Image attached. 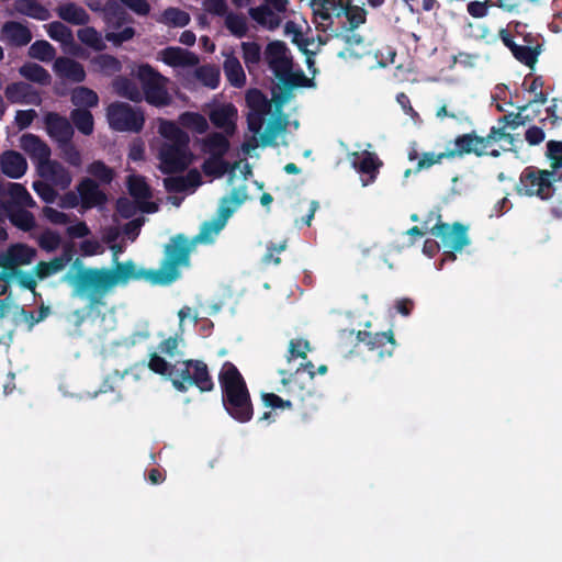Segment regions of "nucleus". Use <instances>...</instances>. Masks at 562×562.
<instances>
[{"instance_id":"obj_47","label":"nucleus","mask_w":562,"mask_h":562,"mask_svg":"<svg viewBox=\"0 0 562 562\" xmlns=\"http://www.w3.org/2000/svg\"><path fill=\"white\" fill-rule=\"evenodd\" d=\"M47 34L52 40L59 42L63 46L75 45L72 31L61 22L54 21L49 23Z\"/></svg>"},{"instance_id":"obj_41","label":"nucleus","mask_w":562,"mask_h":562,"mask_svg":"<svg viewBox=\"0 0 562 562\" xmlns=\"http://www.w3.org/2000/svg\"><path fill=\"white\" fill-rule=\"evenodd\" d=\"M159 133L166 139L165 143H177L180 145L190 143L188 133L171 121H162L159 126Z\"/></svg>"},{"instance_id":"obj_23","label":"nucleus","mask_w":562,"mask_h":562,"mask_svg":"<svg viewBox=\"0 0 562 562\" xmlns=\"http://www.w3.org/2000/svg\"><path fill=\"white\" fill-rule=\"evenodd\" d=\"M1 32L8 44L14 47L26 46L32 41L30 29L18 21H7L2 25Z\"/></svg>"},{"instance_id":"obj_50","label":"nucleus","mask_w":562,"mask_h":562,"mask_svg":"<svg viewBox=\"0 0 562 562\" xmlns=\"http://www.w3.org/2000/svg\"><path fill=\"white\" fill-rule=\"evenodd\" d=\"M57 148L59 150L60 158L69 166L75 168H80L82 166V155L74 144L72 139L58 144Z\"/></svg>"},{"instance_id":"obj_43","label":"nucleus","mask_w":562,"mask_h":562,"mask_svg":"<svg viewBox=\"0 0 562 562\" xmlns=\"http://www.w3.org/2000/svg\"><path fill=\"white\" fill-rule=\"evenodd\" d=\"M20 74L25 79L42 86H48L52 80L49 72L43 66L35 63H27L23 65L20 68Z\"/></svg>"},{"instance_id":"obj_49","label":"nucleus","mask_w":562,"mask_h":562,"mask_svg":"<svg viewBox=\"0 0 562 562\" xmlns=\"http://www.w3.org/2000/svg\"><path fill=\"white\" fill-rule=\"evenodd\" d=\"M77 36L82 44L93 48L97 52H102L106 47L101 34L92 26H86L78 30Z\"/></svg>"},{"instance_id":"obj_57","label":"nucleus","mask_w":562,"mask_h":562,"mask_svg":"<svg viewBox=\"0 0 562 562\" xmlns=\"http://www.w3.org/2000/svg\"><path fill=\"white\" fill-rule=\"evenodd\" d=\"M285 130V123L280 119L273 120L269 122L265 132L260 136L262 146H274L276 138L282 131Z\"/></svg>"},{"instance_id":"obj_28","label":"nucleus","mask_w":562,"mask_h":562,"mask_svg":"<svg viewBox=\"0 0 562 562\" xmlns=\"http://www.w3.org/2000/svg\"><path fill=\"white\" fill-rule=\"evenodd\" d=\"M241 57L250 75L259 70V64L263 58L261 46L257 42H241Z\"/></svg>"},{"instance_id":"obj_8","label":"nucleus","mask_w":562,"mask_h":562,"mask_svg":"<svg viewBox=\"0 0 562 562\" xmlns=\"http://www.w3.org/2000/svg\"><path fill=\"white\" fill-rule=\"evenodd\" d=\"M102 15L109 30L104 38L114 46H120L135 36V29L126 25L134 23V19L119 2L108 0L102 8Z\"/></svg>"},{"instance_id":"obj_4","label":"nucleus","mask_w":562,"mask_h":562,"mask_svg":"<svg viewBox=\"0 0 562 562\" xmlns=\"http://www.w3.org/2000/svg\"><path fill=\"white\" fill-rule=\"evenodd\" d=\"M222 403L226 413L238 423H248L254 416V405L247 383L231 362L225 361L218 373Z\"/></svg>"},{"instance_id":"obj_13","label":"nucleus","mask_w":562,"mask_h":562,"mask_svg":"<svg viewBox=\"0 0 562 562\" xmlns=\"http://www.w3.org/2000/svg\"><path fill=\"white\" fill-rule=\"evenodd\" d=\"M190 143L180 145L177 143H162L158 159L160 161V171L164 175H173L184 171L192 162V153L189 147Z\"/></svg>"},{"instance_id":"obj_62","label":"nucleus","mask_w":562,"mask_h":562,"mask_svg":"<svg viewBox=\"0 0 562 562\" xmlns=\"http://www.w3.org/2000/svg\"><path fill=\"white\" fill-rule=\"evenodd\" d=\"M310 350V342L305 339H292L289 344L288 361L295 358L306 359Z\"/></svg>"},{"instance_id":"obj_52","label":"nucleus","mask_w":562,"mask_h":562,"mask_svg":"<svg viewBox=\"0 0 562 562\" xmlns=\"http://www.w3.org/2000/svg\"><path fill=\"white\" fill-rule=\"evenodd\" d=\"M29 54L32 58L41 61H50L55 58L56 50L49 42L38 40L30 46Z\"/></svg>"},{"instance_id":"obj_54","label":"nucleus","mask_w":562,"mask_h":562,"mask_svg":"<svg viewBox=\"0 0 562 562\" xmlns=\"http://www.w3.org/2000/svg\"><path fill=\"white\" fill-rule=\"evenodd\" d=\"M87 172L103 184H110L114 179V170L102 160H94L87 167Z\"/></svg>"},{"instance_id":"obj_9","label":"nucleus","mask_w":562,"mask_h":562,"mask_svg":"<svg viewBox=\"0 0 562 562\" xmlns=\"http://www.w3.org/2000/svg\"><path fill=\"white\" fill-rule=\"evenodd\" d=\"M137 78L142 85V94L145 101L156 108L168 106L172 98L168 92L169 79L158 72L149 64H143L137 69Z\"/></svg>"},{"instance_id":"obj_27","label":"nucleus","mask_w":562,"mask_h":562,"mask_svg":"<svg viewBox=\"0 0 562 562\" xmlns=\"http://www.w3.org/2000/svg\"><path fill=\"white\" fill-rule=\"evenodd\" d=\"M57 15L74 25H87L90 21L88 12L75 2H66L56 9Z\"/></svg>"},{"instance_id":"obj_39","label":"nucleus","mask_w":562,"mask_h":562,"mask_svg":"<svg viewBox=\"0 0 562 562\" xmlns=\"http://www.w3.org/2000/svg\"><path fill=\"white\" fill-rule=\"evenodd\" d=\"M540 53V44L531 45L518 43L512 54L518 61L532 69L538 61Z\"/></svg>"},{"instance_id":"obj_29","label":"nucleus","mask_w":562,"mask_h":562,"mask_svg":"<svg viewBox=\"0 0 562 562\" xmlns=\"http://www.w3.org/2000/svg\"><path fill=\"white\" fill-rule=\"evenodd\" d=\"M13 7L18 13L38 21H46L50 18L49 10L37 0H15Z\"/></svg>"},{"instance_id":"obj_7","label":"nucleus","mask_w":562,"mask_h":562,"mask_svg":"<svg viewBox=\"0 0 562 562\" xmlns=\"http://www.w3.org/2000/svg\"><path fill=\"white\" fill-rule=\"evenodd\" d=\"M289 48L282 41L276 40L267 44L263 50V60L285 87L295 88L305 86L307 80L303 72L292 74V57L289 55Z\"/></svg>"},{"instance_id":"obj_22","label":"nucleus","mask_w":562,"mask_h":562,"mask_svg":"<svg viewBox=\"0 0 562 562\" xmlns=\"http://www.w3.org/2000/svg\"><path fill=\"white\" fill-rule=\"evenodd\" d=\"M54 71L61 79L80 83L86 79V70L83 66L71 58L58 57L54 63Z\"/></svg>"},{"instance_id":"obj_14","label":"nucleus","mask_w":562,"mask_h":562,"mask_svg":"<svg viewBox=\"0 0 562 562\" xmlns=\"http://www.w3.org/2000/svg\"><path fill=\"white\" fill-rule=\"evenodd\" d=\"M263 4L248 10L249 16L259 25L274 31L277 30L282 20L279 13H285L289 5V0H263Z\"/></svg>"},{"instance_id":"obj_61","label":"nucleus","mask_w":562,"mask_h":562,"mask_svg":"<svg viewBox=\"0 0 562 562\" xmlns=\"http://www.w3.org/2000/svg\"><path fill=\"white\" fill-rule=\"evenodd\" d=\"M11 222L18 228L27 232L35 226L34 215L26 210H19L11 215Z\"/></svg>"},{"instance_id":"obj_20","label":"nucleus","mask_w":562,"mask_h":562,"mask_svg":"<svg viewBox=\"0 0 562 562\" xmlns=\"http://www.w3.org/2000/svg\"><path fill=\"white\" fill-rule=\"evenodd\" d=\"M37 171L42 178L52 182L53 186L58 187L61 190L68 189L71 184V173L58 160L49 159L43 166H41Z\"/></svg>"},{"instance_id":"obj_3","label":"nucleus","mask_w":562,"mask_h":562,"mask_svg":"<svg viewBox=\"0 0 562 562\" xmlns=\"http://www.w3.org/2000/svg\"><path fill=\"white\" fill-rule=\"evenodd\" d=\"M234 209L220 205L216 217L205 221L200 228L199 234L188 238L184 234L172 236L165 246V252L173 259V266L177 271L190 266V256L198 244H211L218 233L225 227L228 218L233 215Z\"/></svg>"},{"instance_id":"obj_24","label":"nucleus","mask_w":562,"mask_h":562,"mask_svg":"<svg viewBox=\"0 0 562 562\" xmlns=\"http://www.w3.org/2000/svg\"><path fill=\"white\" fill-rule=\"evenodd\" d=\"M1 171L12 179H20L23 177L27 169L26 159L18 151L9 150L2 154Z\"/></svg>"},{"instance_id":"obj_6","label":"nucleus","mask_w":562,"mask_h":562,"mask_svg":"<svg viewBox=\"0 0 562 562\" xmlns=\"http://www.w3.org/2000/svg\"><path fill=\"white\" fill-rule=\"evenodd\" d=\"M171 383L179 392L196 387L201 393H206L212 392L215 386L207 364L203 360L196 359L177 361L173 364Z\"/></svg>"},{"instance_id":"obj_64","label":"nucleus","mask_w":562,"mask_h":562,"mask_svg":"<svg viewBox=\"0 0 562 562\" xmlns=\"http://www.w3.org/2000/svg\"><path fill=\"white\" fill-rule=\"evenodd\" d=\"M246 200H247L246 187L234 188L231 191L229 195L224 196L222 199L221 205L229 206V207L234 209V211H235L236 207L240 206Z\"/></svg>"},{"instance_id":"obj_19","label":"nucleus","mask_w":562,"mask_h":562,"mask_svg":"<svg viewBox=\"0 0 562 562\" xmlns=\"http://www.w3.org/2000/svg\"><path fill=\"white\" fill-rule=\"evenodd\" d=\"M4 95L11 103L40 105V93L27 82L19 81L9 83L4 89Z\"/></svg>"},{"instance_id":"obj_11","label":"nucleus","mask_w":562,"mask_h":562,"mask_svg":"<svg viewBox=\"0 0 562 562\" xmlns=\"http://www.w3.org/2000/svg\"><path fill=\"white\" fill-rule=\"evenodd\" d=\"M430 234L440 238L443 247L449 249L443 252L442 261H454L457 259L456 251L462 250L470 244L468 227L459 222L449 225L438 221L430 228Z\"/></svg>"},{"instance_id":"obj_44","label":"nucleus","mask_w":562,"mask_h":562,"mask_svg":"<svg viewBox=\"0 0 562 562\" xmlns=\"http://www.w3.org/2000/svg\"><path fill=\"white\" fill-rule=\"evenodd\" d=\"M195 78L205 87L216 89L221 81L220 68L215 65H203L194 70Z\"/></svg>"},{"instance_id":"obj_45","label":"nucleus","mask_w":562,"mask_h":562,"mask_svg":"<svg viewBox=\"0 0 562 562\" xmlns=\"http://www.w3.org/2000/svg\"><path fill=\"white\" fill-rule=\"evenodd\" d=\"M246 103L250 112H260L261 114H269L271 111V103L259 89H250L246 93Z\"/></svg>"},{"instance_id":"obj_51","label":"nucleus","mask_w":562,"mask_h":562,"mask_svg":"<svg viewBox=\"0 0 562 562\" xmlns=\"http://www.w3.org/2000/svg\"><path fill=\"white\" fill-rule=\"evenodd\" d=\"M507 128H504V126H492L490 128L488 134L485 136V139L487 142V145L490 146L493 143H497L501 140H504L507 146H502L503 150H514L516 138L515 135L512 133H508L506 131Z\"/></svg>"},{"instance_id":"obj_60","label":"nucleus","mask_w":562,"mask_h":562,"mask_svg":"<svg viewBox=\"0 0 562 562\" xmlns=\"http://www.w3.org/2000/svg\"><path fill=\"white\" fill-rule=\"evenodd\" d=\"M445 158L451 159L450 155H448V149L439 154L431 151L424 153L422 158L418 160L414 171L417 173L424 169H428L434 165L440 164Z\"/></svg>"},{"instance_id":"obj_30","label":"nucleus","mask_w":562,"mask_h":562,"mask_svg":"<svg viewBox=\"0 0 562 562\" xmlns=\"http://www.w3.org/2000/svg\"><path fill=\"white\" fill-rule=\"evenodd\" d=\"M202 147L210 157H224L229 149V140L222 133L213 132L203 139Z\"/></svg>"},{"instance_id":"obj_46","label":"nucleus","mask_w":562,"mask_h":562,"mask_svg":"<svg viewBox=\"0 0 562 562\" xmlns=\"http://www.w3.org/2000/svg\"><path fill=\"white\" fill-rule=\"evenodd\" d=\"M71 102L78 108H94L99 103V97L92 89L80 86L72 90Z\"/></svg>"},{"instance_id":"obj_1","label":"nucleus","mask_w":562,"mask_h":562,"mask_svg":"<svg viewBox=\"0 0 562 562\" xmlns=\"http://www.w3.org/2000/svg\"><path fill=\"white\" fill-rule=\"evenodd\" d=\"M181 277L177 271L173 259L164 251V259L158 269H136L133 260L115 261L114 270L109 268H80L69 283L77 294H88L91 307L102 304V299L109 290L128 280L144 279L155 285H169Z\"/></svg>"},{"instance_id":"obj_58","label":"nucleus","mask_w":562,"mask_h":562,"mask_svg":"<svg viewBox=\"0 0 562 562\" xmlns=\"http://www.w3.org/2000/svg\"><path fill=\"white\" fill-rule=\"evenodd\" d=\"M492 7H495L494 0H473L467 3V12L474 19H483Z\"/></svg>"},{"instance_id":"obj_15","label":"nucleus","mask_w":562,"mask_h":562,"mask_svg":"<svg viewBox=\"0 0 562 562\" xmlns=\"http://www.w3.org/2000/svg\"><path fill=\"white\" fill-rule=\"evenodd\" d=\"M453 148L448 149V155H450L451 159L456 157L461 158L467 155L482 157L485 156L486 148L488 147L485 136H480L474 131L458 135L453 139Z\"/></svg>"},{"instance_id":"obj_10","label":"nucleus","mask_w":562,"mask_h":562,"mask_svg":"<svg viewBox=\"0 0 562 562\" xmlns=\"http://www.w3.org/2000/svg\"><path fill=\"white\" fill-rule=\"evenodd\" d=\"M338 338L341 344L363 342L369 350L375 351L380 359L392 356L395 348V338L392 330L371 333L368 330L341 329Z\"/></svg>"},{"instance_id":"obj_56","label":"nucleus","mask_w":562,"mask_h":562,"mask_svg":"<svg viewBox=\"0 0 562 562\" xmlns=\"http://www.w3.org/2000/svg\"><path fill=\"white\" fill-rule=\"evenodd\" d=\"M347 3L342 0H323L321 9L317 11V14L322 19V21H328L331 23V19L341 18L342 13L340 12V8H345Z\"/></svg>"},{"instance_id":"obj_59","label":"nucleus","mask_w":562,"mask_h":562,"mask_svg":"<svg viewBox=\"0 0 562 562\" xmlns=\"http://www.w3.org/2000/svg\"><path fill=\"white\" fill-rule=\"evenodd\" d=\"M9 194L11 195L12 200L16 202L18 204L24 205V206H33L34 200L32 195L29 193L26 188L21 183H10L9 186Z\"/></svg>"},{"instance_id":"obj_53","label":"nucleus","mask_w":562,"mask_h":562,"mask_svg":"<svg viewBox=\"0 0 562 562\" xmlns=\"http://www.w3.org/2000/svg\"><path fill=\"white\" fill-rule=\"evenodd\" d=\"M229 169L231 166L224 157H209L202 164L203 172L215 178L223 177Z\"/></svg>"},{"instance_id":"obj_37","label":"nucleus","mask_w":562,"mask_h":562,"mask_svg":"<svg viewBox=\"0 0 562 562\" xmlns=\"http://www.w3.org/2000/svg\"><path fill=\"white\" fill-rule=\"evenodd\" d=\"M353 167L361 173L370 176V182H373L376 178L379 168L382 166V161L378 158L374 153L364 150L361 156V160L352 161Z\"/></svg>"},{"instance_id":"obj_16","label":"nucleus","mask_w":562,"mask_h":562,"mask_svg":"<svg viewBox=\"0 0 562 562\" xmlns=\"http://www.w3.org/2000/svg\"><path fill=\"white\" fill-rule=\"evenodd\" d=\"M36 256V250L26 244H15L9 247L5 254L0 256V266L18 274V267L30 265Z\"/></svg>"},{"instance_id":"obj_48","label":"nucleus","mask_w":562,"mask_h":562,"mask_svg":"<svg viewBox=\"0 0 562 562\" xmlns=\"http://www.w3.org/2000/svg\"><path fill=\"white\" fill-rule=\"evenodd\" d=\"M158 22L169 26L184 27L190 23V15L183 10L170 7L162 12Z\"/></svg>"},{"instance_id":"obj_33","label":"nucleus","mask_w":562,"mask_h":562,"mask_svg":"<svg viewBox=\"0 0 562 562\" xmlns=\"http://www.w3.org/2000/svg\"><path fill=\"white\" fill-rule=\"evenodd\" d=\"M70 259L71 255L68 251H65L61 257L54 258L48 262L40 261L34 268L35 276L43 280L52 274H55L61 271Z\"/></svg>"},{"instance_id":"obj_55","label":"nucleus","mask_w":562,"mask_h":562,"mask_svg":"<svg viewBox=\"0 0 562 562\" xmlns=\"http://www.w3.org/2000/svg\"><path fill=\"white\" fill-rule=\"evenodd\" d=\"M147 367L151 372L162 375V376H167L170 381H172L173 364L168 362L165 358L160 357L158 353H156V352L150 353Z\"/></svg>"},{"instance_id":"obj_35","label":"nucleus","mask_w":562,"mask_h":562,"mask_svg":"<svg viewBox=\"0 0 562 562\" xmlns=\"http://www.w3.org/2000/svg\"><path fill=\"white\" fill-rule=\"evenodd\" d=\"M224 26L236 38L247 36L249 26L247 18L243 13L229 11L224 18Z\"/></svg>"},{"instance_id":"obj_34","label":"nucleus","mask_w":562,"mask_h":562,"mask_svg":"<svg viewBox=\"0 0 562 562\" xmlns=\"http://www.w3.org/2000/svg\"><path fill=\"white\" fill-rule=\"evenodd\" d=\"M128 193L140 203L151 198V189L146 182L145 177L139 175H132L127 177L126 181Z\"/></svg>"},{"instance_id":"obj_18","label":"nucleus","mask_w":562,"mask_h":562,"mask_svg":"<svg viewBox=\"0 0 562 562\" xmlns=\"http://www.w3.org/2000/svg\"><path fill=\"white\" fill-rule=\"evenodd\" d=\"M20 147L37 165V169L50 159L49 146L37 135L23 134L20 138Z\"/></svg>"},{"instance_id":"obj_21","label":"nucleus","mask_w":562,"mask_h":562,"mask_svg":"<svg viewBox=\"0 0 562 562\" xmlns=\"http://www.w3.org/2000/svg\"><path fill=\"white\" fill-rule=\"evenodd\" d=\"M81 206L86 210L103 205L106 202V194L99 188V184L91 178H83L77 186Z\"/></svg>"},{"instance_id":"obj_63","label":"nucleus","mask_w":562,"mask_h":562,"mask_svg":"<svg viewBox=\"0 0 562 562\" xmlns=\"http://www.w3.org/2000/svg\"><path fill=\"white\" fill-rule=\"evenodd\" d=\"M261 400L266 407H270L272 409L281 408L292 411L291 403L286 396L283 397L276 393H262Z\"/></svg>"},{"instance_id":"obj_36","label":"nucleus","mask_w":562,"mask_h":562,"mask_svg":"<svg viewBox=\"0 0 562 562\" xmlns=\"http://www.w3.org/2000/svg\"><path fill=\"white\" fill-rule=\"evenodd\" d=\"M70 120L81 134L89 136L94 130V120L92 113L88 109L77 108L70 112Z\"/></svg>"},{"instance_id":"obj_40","label":"nucleus","mask_w":562,"mask_h":562,"mask_svg":"<svg viewBox=\"0 0 562 562\" xmlns=\"http://www.w3.org/2000/svg\"><path fill=\"white\" fill-rule=\"evenodd\" d=\"M237 110L233 104H226L222 108L214 110L210 114L211 122L218 128H229L232 132L235 128L233 117L236 116Z\"/></svg>"},{"instance_id":"obj_17","label":"nucleus","mask_w":562,"mask_h":562,"mask_svg":"<svg viewBox=\"0 0 562 562\" xmlns=\"http://www.w3.org/2000/svg\"><path fill=\"white\" fill-rule=\"evenodd\" d=\"M44 125L47 135L56 145L74 138L75 130L71 122L57 112H47L44 116Z\"/></svg>"},{"instance_id":"obj_38","label":"nucleus","mask_w":562,"mask_h":562,"mask_svg":"<svg viewBox=\"0 0 562 562\" xmlns=\"http://www.w3.org/2000/svg\"><path fill=\"white\" fill-rule=\"evenodd\" d=\"M547 158L550 161V171H554L555 178L562 183V142L549 140L547 143ZM562 204V199L560 200Z\"/></svg>"},{"instance_id":"obj_2","label":"nucleus","mask_w":562,"mask_h":562,"mask_svg":"<svg viewBox=\"0 0 562 562\" xmlns=\"http://www.w3.org/2000/svg\"><path fill=\"white\" fill-rule=\"evenodd\" d=\"M281 387L277 391L288 397L292 411L302 418L311 417L318 409V395L314 386L315 367L311 361L302 363L294 373L288 375L286 370H279Z\"/></svg>"},{"instance_id":"obj_42","label":"nucleus","mask_w":562,"mask_h":562,"mask_svg":"<svg viewBox=\"0 0 562 562\" xmlns=\"http://www.w3.org/2000/svg\"><path fill=\"white\" fill-rule=\"evenodd\" d=\"M91 64L98 71L105 76H112L122 70V63L113 55L99 54L91 59Z\"/></svg>"},{"instance_id":"obj_25","label":"nucleus","mask_w":562,"mask_h":562,"mask_svg":"<svg viewBox=\"0 0 562 562\" xmlns=\"http://www.w3.org/2000/svg\"><path fill=\"white\" fill-rule=\"evenodd\" d=\"M161 60L171 67H193L199 64L196 54L180 47H167L162 49Z\"/></svg>"},{"instance_id":"obj_31","label":"nucleus","mask_w":562,"mask_h":562,"mask_svg":"<svg viewBox=\"0 0 562 562\" xmlns=\"http://www.w3.org/2000/svg\"><path fill=\"white\" fill-rule=\"evenodd\" d=\"M113 89L115 93L133 102H140L143 94L137 83L124 76H119L113 80Z\"/></svg>"},{"instance_id":"obj_5","label":"nucleus","mask_w":562,"mask_h":562,"mask_svg":"<svg viewBox=\"0 0 562 562\" xmlns=\"http://www.w3.org/2000/svg\"><path fill=\"white\" fill-rule=\"evenodd\" d=\"M561 187L562 183L555 178L554 171L528 166L520 173L516 191L519 195L538 196L541 200H549L558 194L560 201L562 199V194L559 193ZM560 205L562 204L559 202L554 209L555 212L560 211Z\"/></svg>"},{"instance_id":"obj_26","label":"nucleus","mask_w":562,"mask_h":562,"mask_svg":"<svg viewBox=\"0 0 562 562\" xmlns=\"http://www.w3.org/2000/svg\"><path fill=\"white\" fill-rule=\"evenodd\" d=\"M223 55L225 57L223 70L227 81L234 88H243L246 85L247 78L239 59L234 52L224 53Z\"/></svg>"},{"instance_id":"obj_12","label":"nucleus","mask_w":562,"mask_h":562,"mask_svg":"<svg viewBox=\"0 0 562 562\" xmlns=\"http://www.w3.org/2000/svg\"><path fill=\"white\" fill-rule=\"evenodd\" d=\"M106 117L112 130L139 133L145 123L144 112L125 102H113L106 109Z\"/></svg>"},{"instance_id":"obj_32","label":"nucleus","mask_w":562,"mask_h":562,"mask_svg":"<svg viewBox=\"0 0 562 562\" xmlns=\"http://www.w3.org/2000/svg\"><path fill=\"white\" fill-rule=\"evenodd\" d=\"M346 22L342 29L347 32H352L367 21V10L359 5L347 3L345 8L339 9Z\"/></svg>"}]
</instances>
